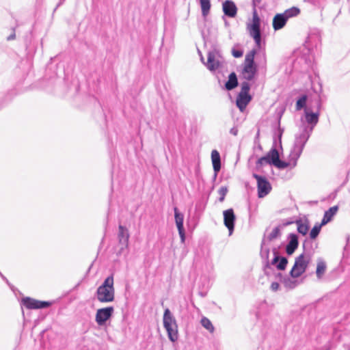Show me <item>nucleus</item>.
<instances>
[{"label": "nucleus", "mask_w": 350, "mask_h": 350, "mask_svg": "<svg viewBox=\"0 0 350 350\" xmlns=\"http://www.w3.org/2000/svg\"><path fill=\"white\" fill-rule=\"evenodd\" d=\"M308 243V239L303 243L304 252L295 258L294 265L290 271L291 278H299L306 271L313 254V252L306 249Z\"/></svg>", "instance_id": "f257e3e1"}, {"label": "nucleus", "mask_w": 350, "mask_h": 350, "mask_svg": "<svg viewBox=\"0 0 350 350\" xmlns=\"http://www.w3.org/2000/svg\"><path fill=\"white\" fill-rule=\"evenodd\" d=\"M314 105H308L304 109L305 121L308 124H303L301 126L309 131H313L314 128L319 122L321 102L320 98H317L313 100Z\"/></svg>", "instance_id": "f03ea898"}, {"label": "nucleus", "mask_w": 350, "mask_h": 350, "mask_svg": "<svg viewBox=\"0 0 350 350\" xmlns=\"http://www.w3.org/2000/svg\"><path fill=\"white\" fill-rule=\"evenodd\" d=\"M113 276L109 275L103 283L99 286L96 291V297L100 303H109L114 301L115 288L113 286Z\"/></svg>", "instance_id": "7ed1b4c3"}, {"label": "nucleus", "mask_w": 350, "mask_h": 350, "mask_svg": "<svg viewBox=\"0 0 350 350\" xmlns=\"http://www.w3.org/2000/svg\"><path fill=\"white\" fill-rule=\"evenodd\" d=\"M311 134L312 132H309L307 129L301 126L299 128V133L295 136L293 146L291 150V157L294 160H298L300 157Z\"/></svg>", "instance_id": "20e7f679"}, {"label": "nucleus", "mask_w": 350, "mask_h": 350, "mask_svg": "<svg viewBox=\"0 0 350 350\" xmlns=\"http://www.w3.org/2000/svg\"><path fill=\"white\" fill-rule=\"evenodd\" d=\"M206 68L211 72L221 70L226 66V61L221 51L216 47L208 51L207 61L205 63Z\"/></svg>", "instance_id": "39448f33"}, {"label": "nucleus", "mask_w": 350, "mask_h": 350, "mask_svg": "<svg viewBox=\"0 0 350 350\" xmlns=\"http://www.w3.org/2000/svg\"><path fill=\"white\" fill-rule=\"evenodd\" d=\"M163 323L169 339L172 342L176 341L178 338V325L175 317L169 308L164 310Z\"/></svg>", "instance_id": "423d86ee"}, {"label": "nucleus", "mask_w": 350, "mask_h": 350, "mask_svg": "<svg viewBox=\"0 0 350 350\" xmlns=\"http://www.w3.org/2000/svg\"><path fill=\"white\" fill-rule=\"evenodd\" d=\"M247 31L250 36L254 39L256 47H261V31H260V19L258 15L256 10L254 8L252 13V23L247 24Z\"/></svg>", "instance_id": "0eeeda50"}, {"label": "nucleus", "mask_w": 350, "mask_h": 350, "mask_svg": "<svg viewBox=\"0 0 350 350\" xmlns=\"http://www.w3.org/2000/svg\"><path fill=\"white\" fill-rule=\"evenodd\" d=\"M253 177L257 181L258 196V198H264L267 196L271 190L270 183L264 176L257 174H253Z\"/></svg>", "instance_id": "6e6552de"}, {"label": "nucleus", "mask_w": 350, "mask_h": 350, "mask_svg": "<svg viewBox=\"0 0 350 350\" xmlns=\"http://www.w3.org/2000/svg\"><path fill=\"white\" fill-rule=\"evenodd\" d=\"M114 308L112 306L98 309L95 316V321L98 325L103 326L109 320L113 314Z\"/></svg>", "instance_id": "1a4fd4ad"}, {"label": "nucleus", "mask_w": 350, "mask_h": 350, "mask_svg": "<svg viewBox=\"0 0 350 350\" xmlns=\"http://www.w3.org/2000/svg\"><path fill=\"white\" fill-rule=\"evenodd\" d=\"M129 237L128 229L122 225H119L118 232L119 250L118 254H122L124 250L128 247Z\"/></svg>", "instance_id": "9d476101"}, {"label": "nucleus", "mask_w": 350, "mask_h": 350, "mask_svg": "<svg viewBox=\"0 0 350 350\" xmlns=\"http://www.w3.org/2000/svg\"><path fill=\"white\" fill-rule=\"evenodd\" d=\"M51 304V302L39 301L29 297H23L21 299V305L31 310L46 308L50 306Z\"/></svg>", "instance_id": "9b49d317"}, {"label": "nucleus", "mask_w": 350, "mask_h": 350, "mask_svg": "<svg viewBox=\"0 0 350 350\" xmlns=\"http://www.w3.org/2000/svg\"><path fill=\"white\" fill-rule=\"evenodd\" d=\"M224 224L225 226L228 229L229 235H231L234 228V223L236 220V216L232 208H229L224 211Z\"/></svg>", "instance_id": "f8f14e48"}, {"label": "nucleus", "mask_w": 350, "mask_h": 350, "mask_svg": "<svg viewBox=\"0 0 350 350\" xmlns=\"http://www.w3.org/2000/svg\"><path fill=\"white\" fill-rule=\"evenodd\" d=\"M176 224L178 230L181 243L185 241V233L183 227L184 215L178 212L177 207L174 208Z\"/></svg>", "instance_id": "ddd939ff"}, {"label": "nucleus", "mask_w": 350, "mask_h": 350, "mask_svg": "<svg viewBox=\"0 0 350 350\" xmlns=\"http://www.w3.org/2000/svg\"><path fill=\"white\" fill-rule=\"evenodd\" d=\"M273 258L269 261L270 266L274 265L279 270L285 269L288 263V260L286 257H280L275 248L273 250Z\"/></svg>", "instance_id": "4468645a"}, {"label": "nucleus", "mask_w": 350, "mask_h": 350, "mask_svg": "<svg viewBox=\"0 0 350 350\" xmlns=\"http://www.w3.org/2000/svg\"><path fill=\"white\" fill-rule=\"evenodd\" d=\"M288 243L285 250L288 255H292L299 245L298 236L295 233H290L287 237Z\"/></svg>", "instance_id": "2eb2a0df"}, {"label": "nucleus", "mask_w": 350, "mask_h": 350, "mask_svg": "<svg viewBox=\"0 0 350 350\" xmlns=\"http://www.w3.org/2000/svg\"><path fill=\"white\" fill-rule=\"evenodd\" d=\"M222 10L226 16L234 18L237 16L238 9L234 1L226 0L222 3Z\"/></svg>", "instance_id": "dca6fc26"}, {"label": "nucleus", "mask_w": 350, "mask_h": 350, "mask_svg": "<svg viewBox=\"0 0 350 350\" xmlns=\"http://www.w3.org/2000/svg\"><path fill=\"white\" fill-rule=\"evenodd\" d=\"M252 100V96L249 94L239 93L237 98V106L241 111H243Z\"/></svg>", "instance_id": "f3484780"}, {"label": "nucleus", "mask_w": 350, "mask_h": 350, "mask_svg": "<svg viewBox=\"0 0 350 350\" xmlns=\"http://www.w3.org/2000/svg\"><path fill=\"white\" fill-rule=\"evenodd\" d=\"M256 72V66L255 65L245 64L241 75L245 79L251 81L254 79Z\"/></svg>", "instance_id": "a211bd4d"}, {"label": "nucleus", "mask_w": 350, "mask_h": 350, "mask_svg": "<svg viewBox=\"0 0 350 350\" xmlns=\"http://www.w3.org/2000/svg\"><path fill=\"white\" fill-rule=\"evenodd\" d=\"M287 18L284 15L281 14H277L273 19V27L275 31L279 30L284 27L287 22Z\"/></svg>", "instance_id": "6ab92c4d"}, {"label": "nucleus", "mask_w": 350, "mask_h": 350, "mask_svg": "<svg viewBox=\"0 0 350 350\" xmlns=\"http://www.w3.org/2000/svg\"><path fill=\"white\" fill-rule=\"evenodd\" d=\"M211 160L215 175L217 176V173L221 169V158L220 154L217 150H213L211 152Z\"/></svg>", "instance_id": "aec40b11"}, {"label": "nucleus", "mask_w": 350, "mask_h": 350, "mask_svg": "<svg viewBox=\"0 0 350 350\" xmlns=\"http://www.w3.org/2000/svg\"><path fill=\"white\" fill-rule=\"evenodd\" d=\"M269 249L268 247H265L264 243H262L261 245L260 256L262 259L264 260L265 271L267 275L269 274L268 269H270V264L269 260Z\"/></svg>", "instance_id": "412c9836"}, {"label": "nucleus", "mask_w": 350, "mask_h": 350, "mask_svg": "<svg viewBox=\"0 0 350 350\" xmlns=\"http://www.w3.org/2000/svg\"><path fill=\"white\" fill-rule=\"evenodd\" d=\"M291 224H293V221H287V222L283 224L282 225H279V226L275 227L272 230V231L268 234L267 239L269 241H271L277 238H279L281 236V231H282V228L284 226H288Z\"/></svg>", "instance_id": "4be33fe9"}, {"label": "nucleus", "mask_w": 350, "mask_h": 350, "mask_svg": "<svg viewBox=\"0 0 350 350\" xmlns=\"http://www.w3.org/2000/svg\"><path fill=\"white\" fill-rule=\"evenodd\" d=\"M297 160H294L291 157V152L288 156V161L287 162L281 161L280 159L278 161L274 164L275 167L279 169H284L288 167H291V168L295 167L297 165Z\"/></svg>", "instance_id": "5701e85b"}, {"label": "nucleus", "mask_w": 350, "mask_h": 350, "mask_svg": "<svg viewBox=\"0 0 350 350\" xmlns=\"http://www.w3.org/2000/svg\"><path fill=\"white\" fill-rule=\"evenodd\" d=\"M327 269V265L325 260L321 258H319L317 260V269H316V275L319 280H321L323 276L324 275L325 271Z\"/></svg>", "instance_id": "b1692460"}, {"label": "nucleus", "mask_w": 350, "mask_h": 350, "mask_svg": "<svg viewBox=\"0 0 350 350\" xmlns=\"http://www.w3.org/2000/svg\"><path fill=\"white\" fill-rule=\"evenodd\" d=\"M338 210V206H334L326 211L321 221V225H325L329 222L332 219V217L336 214Z\"/></svg>", "instance_id": "393cba45"}, {"label": "nucleus", "mask_w": 350, "mask_h": 350, "mask_svg": "<svg viewBox=\"0 0 350 350\" xmlns=\"http://www.w3.org/2000/svg\"><path fill=\"white\" fill-rule=\"evenodd\" d=\"M238 85V80L237 75L234 72H232L229 75L228 80L225 83V88L227 90H232Z\"/></svg>", "instance_id": "a878e982"}, {"label": "nucleus", "mask_w": 350, "mask_h": 350, "mask_svg": "<svg viewBox=\"0 0 350 350\" xmlns=\"http://www.w3.org/2000/svg\"><path fill=\"white\" fill-rule=\"evenodd\" d=\"M266 157H267L268 163L273 165L280 159L278 151L275 148H272Z\"/></svg>", "instance_id": "bb28decb"}, {"label": "nucleus", "mask_w": 350, "mask_h": 350, "mask_svg": "<svg viewBox=\"0 0 350 350\" xmlns=\"http://www.w3.org/2000/svg\"><path fill=\"white\" fill-rule=\"evenodd\" d=\"M200 8L202 10V14L204 18H206L210 12L211 1L210 0H199Z\"/></svg>", "instance_id": "cd10ccee"}, {"label": "nucleus", "mask_w": 350, "mask_h": 350, "mask_svg": "<svg viewBox=\"0 0 350 350\" xmlns=\"http://www.w3.org/2000/svg\"><path fill=\"white\" fill-rule=\"evenodd\" d=\"M296 224L297 227V231L299 233L302 235H306L309 230V225L307 221L304 222L301 220L296 221Z\"/></svg>", "instance_id": "c85d7f7f"}, {"label": "nucleus", "mask_w": 350, "mask_h": 350, "mask_svg": "<svg viewBox=\"0 0 350 350\" xmlns=\"http://www.w3.org/2000/svg\"><path fill=\"white\" fill-rule=\"evenodd\" d=\"M297 278H286L283 280V283L285 286V287L293 289L295 288L298 284L299 282L296 280Z\"/></svg>", "instance_id": "c756f323"}, {"label": "nucleus", "mask_w": 350, "mask_h": 350, "mask_svg": "<svg viewBox=\"0 0 350 350\" xmlns=\"http://www.w3.org/2000/svg\"><path fill=\"white\" fill-rule=\"evenodd\" d=\"M300 10L298 8L292 7L285 10L282 14L286 17L287 20H288L290 18L297 16Z\"/></svg>", "instance_id": "7c9ffc66"}, {"label": "nucleus", "mask_w": 350, "mask_h": 350, "mask_svg": "<svg viewBox=\"0 0 350 350\" xmlns=\"http://www.w3.org/2000/svg\"><path fill=\"white\" fill-rule=\"evenodd\" d=\"M201 325L208 332L213 333L215 330L214 326L211 321L206 317H203L200 321Z\"/></svg>", "instance_id": "2f4dec72"}, {"label": "nucleus", "mask_w": 350, "mask_h": 350, "mask_svg": "<svg viewBox=\"0 0 350 350\" xmlns=\"http://www.w3.org/2000/svg\"><path fill=\"white\" fill-rule=\"evenodd\" d=\"M307 96L306 94L302 95L296 103V109L297 110H301L303 108H306L308 105H306V101H307Z\"/></svg>", "instance_id": "473e14b6"}, {"label": "nucleus", "mask_w": 350, "mask_h": 350, "mask_svg": "<svg viewBox=\"0 0 350 350\" xmlns=\"http://www.w3.org/2000/svg\"><path fill=\"white\" fill-rule=\"evenodd\" d=\"M256 54V50L253 49L250 51L246 55L245 58V64L247 65H255L254 64V56Z\"/></svg>", "instance_id": "72a5a7b5"}, {"label": "nucleus", "mask_w": 350, "mask_h": 350, "mask_svg": "<svg viewBox=\"0 0 350 350\" xmlns=\"http://www.w3.org/2000/svg\"><path fill=\"white\" fill-rule=\"evenodd\" d=\"M323 225H321V223L319 224H316L314 225V226L312 228L310 232V237L312 239H316L320 231H321V227L323 226Z\"/></svg>", "instance_id": "f704fd0d"}, {"label": "nucleus", "mask_w": 350, "mask_h": 350, "mask_svg": "<svg viewBox=\"0 0 350 350\" xmlns=\"http://www.w3.org/2000/svg\"><path fill=\"white\" fill-rule=\"evenodd\" d=\"M282 113H281L279 116L278 122V129L275 131V134H274V135H275L274 138L275 139V137H277L280 141V143H281V138H282V134L284 132V129L280 127V119L282 117Z\"/></svg>", "instance_id": "c9c22d12"}, {"label": "nucleus", "mask_w": 350, "mask_h": 350, "mask_svg": "<svg viewBox=\"0 0 350 350\" xmlns=\"http://www.w3.org/2000/svg\"><path fill=\"white\" fill-rule=\"evenodd\" d=\"M227 193H228V187L226 186H222L219 189L218 193L220 196V197L219 198V202H221L224 200L225 196H226Z\"/></svg>", "instance_id": "e433bc0d"}, {"label": "nucleus", "mask_w": 350, "mask_h": 350, "mask_svg": "<svg viewBox=\"0 0 350 350\" xmlns=\"http://www.w3.org/2000/svg\"><path fill=\"white\" fill-rule=\"evenodd\" d=\"M250 90V85L248 82L245 81L241 83V90L239 93L242 94H249V91Z\"/></svg>", "instance_id": "4c0bfd02"}, {"label": "nucleus", "mask_w": 350, "mask_h": 350, "mask_svg": "<svg viewBox=\"0 0 350 350\" xmlns=\"http://www.w3.org/2000/svg\"><path fill=\"white\" fill-rule=\"evenodd\" d=\"M232 54L234 57L239 58V57H242L243 53L241 50H236V49H233L232 50Z\"/></svg>", "instance_id": "58836bf2"}, {"label": "nucleus", "mask_w": 350, "mask_h": 350, "mask_svg": "<svg viewBox=\"0 0 350 350\" xmlns=\"http://www.w3.org/2000/svg\"><path fill=\"white\" fill-rule=\"evenodd\" d=\"M265 163H268L267 157L266 156L260 157L257 161L256 164H257V166H260V165H262Z\"/></svg>", "instance_id": "ea45409f"}, {"label": "nucleus", "mask_w": 350, "mask_h": 350, "mask_svg": "<svg viewBox=\"0 0 350 350\" xmlns=\"http://www.w3.org/2000/svg\"><path fill=\"white\" fill-rule=\"evenodd\" d=\"M279 286H280L279 284L276 282H272L271 284V289L273 291H276L278 290Z\"/></svg>", "instance_id": "a19ab883"}, {"label": "nucleus", "mask_w": 350, "mask_h": 350, "mask_svg": "<svg viewBox=\"0 0 350 350\" xmlns=\"http://www.w3.org/2000/svg\"><path fill=\"white\" fill-rule=\"evenodd\" d=\"M230 133L233 135L234 136H237V134H238V128L237 126H234L232 127L230 130Z\"/></svg>", "instance_id": "79ce46f5"}, {"label": "nucleus", "mask_w": 350, "mask_h": 350, "mask_svg": "<svg viewBox=\"0 0 350 350\" xmlns=\"http://www.w3.org/2000/svg\"><path fill=\"white\" fill-rule=\"evenodd\" d=\"M14 29H13V33L12 34H10L8 38H7V40L8 41H10V40H13L15 39L16 38V34H15V32H14Z\"/></svg>", "instance_id": "37998d69"}, {"label": "nucleus", "mask_w": 350, "mask_h": 350, "mask_svg": "<svg viewBox=\"0 0 350 350\" xmlns=\"http://www.w3.org/2000/svg\"><path fill=\"white\" fill-rule=\"evenodd\" d=\"M343 347L345 350H350V342H345Z\"/></svg>", "instance_id": "c03bdc74"}, {"label": "nucleus", "mask_w": 350, "mask_h": 350, "mask_svg": "<svg viewBox=\"0 0 350 350\" xmlns=\"http://www.w3.org/2000/svg\"><path fill=\"white\" fill-rule=\"evenodd\" d=\"M1 277L9 286H10L8 280L3 274H1Z\"/></svg>", "instance_id": "a18cd8bd"}, {"label": "nucleus", "mask_w": 350, "mask_h": 350, "mask_svg": "<svg viewBox=\"0 0 350 350\" xmlns=\"http://www.w3.org/2000/svg\"><path fill=\"white\" fill-rule=\"evenodd\" d=\"M200 59H201L202 62L205 65V63H206V62H204V57H203V56H202V55H201V57H200Z\"/></svg>", "instance_id": "49530a36"}]
</instances>
